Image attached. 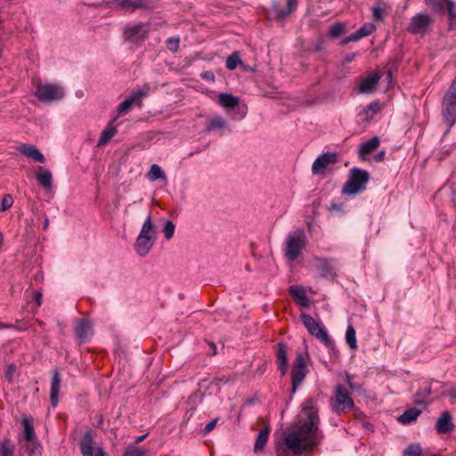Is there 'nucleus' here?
Returning a JSON list of instances; mask_svg holds the SVG:
<instances>
[{"label":"nucleus","mask_w":456,"mask_h":456,"mask_svg":"<svg viewBox=\"0 0 456 456\" xmlns=\"http://www.w3.org/2000/svg\"><path fill=\"white\" fill-rule=\"evenodd\" d=\"M355 57V53H347L345 57H344V62H351Z\"/></svg>","instance_id":"0e129e2a"},{"label":"nucleus","mask_w":456,"mask_h":456,"mask_svg":"<svg viewBox=\"0 0 456 456\" xmlns=\"http://www.w3.org/2000/svg\"><path fill=\"white\" fill-rule=\"evenodd\" d=\"M117 134V128L111 124H109L101 133L98 145L106 144L115 134Z\"/></svg>","instance_id":"f704fd0d"},{"label":"nucleus","mask_w":456,"mask_h":456,"mask_svg":"<svg viewBox=\"0 0 456 456\" xmlns=\"http://www.w3.org/2000/svg\"><path fill=\"white\" fill-rule=\"evenodd\" d=\"M370 174L367 170L360 167H353L349 171V176L342 188V194L355 195L363 192L370 181Z\"/></svg>","instance_id":"7ed1b4c3"},{"label":"nucleus","mask_w":456,"mask_h":456,"mask_svg":"<svg viewBox=\"0 0 456 456\" xmlns=\"http://www.w3.org/2000/svg\"><path fill=\"white\" fill-rule=\"evenodd\" d=\"M302 410L306 414L305 421H310L312 424L318 427L319 425V408L313 398H307L302 403Z\"/></svg>","instance_id":"6ab92c4d"},{"label":"nucleus","mask_w":456,"mask_h":456,"mask_svg":"<svg viewBox=\"0 0 456 456\" xmlns=\"http://www.w3.org/2000/svg\"><path fill=\"white\" fill-rule=\"evenodd\" d=\"M201 77L207 81H215V75L212 71H204L201 73Z\"/></svg>","instance_id":"bf43d9fd"},{"label":"nucleus","mask_w":456,"mask_h":456,"mask_svg":"<svg viewBox=\"0 0 456 456\" xmlns=\"http://www.w3.org/2000/svg\"><path fill=\"white\" fill-rule=\"evenodd\" d=\"M150 86L144 85L142 88H138L131 92V94L126 98V100H130V104L133 106L134 104L141 105L142 100L144 96L149 94Z\"/></svg>","instance_id":"a878e982"},{"label":"nucleus","mask_w":456,"mask_h":456,"mask_svg":"<svg viewBox=\"0 0 456 456\" xmlns=\"http://www.w3.org/2000/svg\"><path fill=\"white\" fill-rule=\"evenodd\" d=\"M442 115L444 122L451 129L456 123V77L443 98Z\"/></svg>","instance_id":"423d86ee"},{"label":"nucleus","mask_w":456,"mask_h":456,"mask_svg":"<svg viewBox=\"0 0 456 456\" xmlns=\"http://www.w3.org/2000/svg\"><path fill=\"white\" fill-rule=\"evenodd\" d=\"M379 110V102L378 101L371 102L370 104L365 106L362 110L359 113V116H365V119L369 120L375 116Z\"/></svg>","instance_id":"e433bc0d"},{"label":"nucleus","mask_w":456,"mask_h":456,"mask_svg":"<svg viewBox=\"0 0 456 456\" xmlns=\"http://www.w3.org/2000/svg\"><path fill=\"white\" fill-rule=\"evenodd\" d=\"M22 448L24 449L25 456L42 455L43 448L37 439L25 440Z\"/></svg>","instance_id":"393cba45"},{"label":"nucleus","mask_w":456,"mask_h":456,"mask_svg":"<svg viewBox=\"0 0 456 456\" xmlns=\"http://www.w3.org/2000/svg\"><path fill=\"white\" fill-rule=\"evenodd\" d=\"M148 178L151 181H157L159 179H166V175L159 165L153 164L148 173Z\"/></svg>","instance_id":"ea45409f"},{"label":"nucleus","mask_w":456,"mask_h":456,"mask_svg":"<svg viewBox=\"0 0 456 456\" xmlns=\"http://www.w3.org/2000/svg\"><path fill=\"white\" fill-rule=\"evenodd\" d=\"M108 5L118 11L130 12L152 7L151 0H110Z\"/></svg>","instance_id":"f8f14e48"},{"label":"nucleus","mask_w":456,"mask_h":456,"mask_svg":"<svg viewBox=\"0 0 456 456\" xmlns=\"http://www.w3.org/2000/svg\"><path fill=\"white\" fill-rule=\"evenodd\" d=\"M307 375V368L305 357L298 354L291 369V393L295 394Z\"/></svg>","instance_id":"9b49d317"},{"label":"nucleus","mask_w":456,"mask_h":456,"mask_svg":"<svg viewBox=\"0 0 456 456\" xmlns=\"http://www.w3.org/2000/svg\"><path fill=\"white\" fill-rule=\"evenodd\" d=\"M306 245V235L303 228L288 234L285 240L284 256L289 262L296 261Z\"/></svg>","instance_id":"20e7f679"},{"label":"nucleus","mask_w":456,"mask_h":456,"mask_svg":"<svg viewBox=\"0 0 456 456\" xmlns=\"http://www.w3.org/2000/svg\"><path fill=\"white\" fill-rule=\"evenodd\" d=\"M420 414V410L412 407L404 411L403 413L398 417V421L403 425H408L415 421Z\"/></svg>","instance_id":"c756f323"},{"label":"nucleus","mask_w":456,"mask_h":456,"mask_svg":"<svg viewBox=\"0 0 456 456\" xmlns=\"http://www.w3.org/2000/svg\"><path fill=\"white\" fill-rule=\"evenodd\" d=\"M361 38L362 37H360L358 31L356 30L355 32L352 33L350 36L344 37L341 40V45H344L350 42H356V41L360 40Z\"/></svg>","instance_id":"3c124183"},{"label":"nucleus","mask_w":456,"mask_h":456,"mask_svg":"<svg viewBox=\"0 0 456 456\" xmlns=\"http://www.w3.org/2000/svg\"><path fill=\"white\" fill-rule=\"evenodd\" d=\"M179 37H169L166 41L167 48L173 53H175L179 49Z\"/></svg>","instance_id":"de8ad7c7"},{"label":"nucleus","mask_w":456,"mask_h":456,"mask_svg":"<svg viewBox=\"0 0 456 456\" xmlns=\"http://www.w3.org/2000/svg\"><path fill=\"white\" fill-rule=\"evenodd\" d=\"M297 0H287V6L281 8L277 3L273 4V9L278 18H285L289 15L297 6Z\"/></svg>","instance_id":"c85d7f7f"},{"label":"nucleus","mask_w":456,"mask_h":456,"mask_svg":"<svg viewBox=\"0 0 456 456\" xmlns=\"http://www.w3.org/2000/svg\"><path fill=\"white\" fill-rule=\"evenodd\" d=\"M155 240L156 230L151 216H148L134 243V249L137 255L142 257L146 256L153 247Z\"/></svg>","instance_id":"f03ea898"},{"label":"nucleus","mask_w":456,"mask_h":456,"mask_svg":"<svg viewBox=\"0 0 456 456\" xmlns=\"http://www.w3.org/2000/svg\"><path fill=\"white\" fill-rule=\"evenodd\" d=\"M385 155H386V151L384 150L380 151L379 152H378L377 154L374 155L373 159L376 162H381V161H383Z\"/></svg>","instance_id":"052dcab7"},{"label":"nucleus","mask_w":456,"mask_h":456,"mask_svg":"<svg viewBox=\"0 0 456 456\" xmlns=\"http://www.w3.org/2000/svg\"><path fill=\"white\" fill-rule=\"evenodd\" d=\"M132 105L130 104V100L125 99L117 108V111L118 114H122L124 111L128 110Z\"/></svg>","instance_id":"5fc2aeb1"},{"label":"nucleus","mask_w":456,"mask_h":456,"mask_svg":"<svg viewBox=\"0 0 456 456\" xmlns=\"http://www.w3.org/2000/svg\"><path fill=\"white\" fill-rule=\"evenodd\" d=\"M442 396H449L456 403V386L452 387L450 389L446 391H442L440 393Z\"/></svg>","instance_id":"6e6d98bb"},{"label":"nucleus","mask_w":456,"mask_h":456,"mask_svg":"<svg viewBox=\"0 0 456 456\" xmlns=\"http://www.w3.org/2000/svg\"><path fill=\"white\" fill-rule=\"evenodd\" d=\"M18 151L22 155L31 158L35 161L39 163L45 162V156L34 145L24 143L19 146Z\"/></svg>","instance_id":"4be33fe9"},{"label":"nucleus","mask_w":456,"mask_h":456,"mask_svg":"<svg viewBox=\"0 0 456 456\" xmlns=\"http://www.w3.org/2000/svg\"><path fill=\"white\" fill-rule=\"evenodd\" d=\"M301 320L307 331L320 340L330 351H337L335 342L330 338V336L324 327H322L313 316L308 314H302Z\"/></svg>","instance_id":"39448f33"},{"label":"nucleus","mask_w":456,"mask_h":456,"mask_svg":"<svg viewBox=\"0 0 456 456\" xmlns=\"http://www.w3.org/2000/svg\"><path fill=\"white\" fill-rule=\"evenodd\" d=\"M372 15H373V19L375 20H382L384 19V16H385V12L379 6L373 7V9H372Z\"/></svg>","instance_id":"864d4df0"},{"label":"nucleus","mask_w":456,"mask_h":456,"mask_svg":"<svg viewBox=\"0 0 456 456\" xmlns=\"http://www.w3.org/2000/svg\"><path fill=\"white\" fill-rule=\"evenodd\" d=\"M61 387V375L59 370L55 368L52 371L50 402L53 408H56L59 403V392Z\"/></svg>","instance_id":"aec40b11"},{"label":"nucleus","mask_w":456,"mask_h":456,"mask_svg":"<svg viewBox=\"0 0 456 456\" xmlns=\"http://www.w3.org/2000/svg\"><path fill=\"white\" fill-rule=\"evenodd\" d=\"M239 64L243 65L240 57V53L238 52H233L227 57L225 67L228 70H233Z\"/></svg>","instance_id":"a19ab883"},{"label":"nucleus","mask_w":456,"mask_h":456,"mask_svg":"<svg viewBox=\"0 0 456 456\" xmlns=\"http://www.w3.org/2000/svg\"><path fill=\"white\" fill-rule=\"evenodd\" d=\"M42 297H43V294L41 291H37L35 293V300L38 306L41 305V304H42Z\"/></svg>","instance_id":"e2e57ef3"},{"label":"nucleus","mask_w":456,"mask_h":456,"mask_svg":"<svg viewBox=\"0 0 456 456\" xmlns=\"http://www.w3.org/2000/svg\"><path fill=\"white\" fill-rule=\"evenodd\" d=\"M380 143V139L379 136H374L363 143L361 144L359 149V154L363 156L370 153L373 150L379 147Z\"/></svg>","instance_id":"2f4dec72"},{"label":"nucleus","mask_w":456,"mask_h":456,"mask_svg":"<svg viewBox=\"0 0 456 456\" xmlns=\"http://www.w3.org/2000/svg\"><path fill=\"white\" fill-rule=\"evenodd\" d=\"M338 160L337 152H324L315 159L312 165L314 175L323 174L330 165H334Z\"/></svg>","instance_id":"2eb2a0df"},{"label":"nucleus","mask_w":456,"mask_h":456,"mask_svg":"<svg viewBox=\"0 0 456 456\" xmlns=\"http://www.w3.org/2000/svg\"><path fill=\"white\" fill-rule=\"evenodd\" d=\"M16 371V365L15 364H10L7 366L5 371H4V379L8 383H12L13 380V375Z\"/></svg>","instance_id":"8fccbe9b"},{"label":"nucleus","mask_w":456,"mask_h":456,"mask_svg":"<svg viewBox=\"0 0 456 456\" xmlns=\"http://www.w3.org/2000/svg\"><path fill=\"white\" fill-rule=\"evenodd\" d=\"M434 20L428 12H419L414 15L407 27V31L411 35H424L432 27Z\"/></svg>","instance_id":"1a4fd4ad"},{"label":"nucleus","mask_w":456,"mask_h":456,"mask_svg":"<svg viewBox=\"0 0 456 456\" xmlns=\"http://www.w3.org/2000/svg\"><path fill=\"white\" fill-rule=\"evenodd\" d=\"M376 29V27L373 23H365L360 28L357 29L360 37L362 38L364 37L370 36Z\"/></svg>","instance_id":"a18cd8bd"},{"label":"nucleus","mask_w":456,"mask_h":456,"mask_svg":"<svg viewBox=\"0 0 456 456\" xmlns=\"http://www.w3.org/2000/svg\"><path fill=\"white\" fill-rule=\"evenodd\" d=\"M346 32V25L343 22H335L329 28L328 36L337 38Z\"/></svg>","instance_id":"58836bf2"},{"label":"nucleus","mask_w":456,"mask_h":456,"mask_svg":"<svg viewBox=\"0 0 456 456\" xmlns=\"http://www.w3.org/2000/svg\"><path fill=\"white\" fill-rule=\"evenodd\" d=\"M422 448L419 444H410L403 452V456H421Z\"/></svg>","instance_id":"37998d69"},{"label":"nucleus","mask_w":456,"mask_h":456,"mask_svg":"<svg viewBox=\"0 0 456 456\" xmlns=\"http://www.w3.org/2000/svg\"><path fill=\"white\" fill-rule=\"evenodd\" d=\"M452 415L448 411H443L436 421V431L438 434H445L453 428Z\"/></svg>","instance_id":"5701e85b"},{"label":"nucleus","mask_w":456,"mask_h":456,"mask_svg":"<svg viewBox=\"0 0 456 456\" xmlns=\"http://www.w3.org/2000/svg\"><path fill=\"white\" fill-rule=\"evenodd\" d=\"M439 385L440 388H443L446 386L445 383H442L439 381H433V380H426L424 381L416 393L413 395V403L416 405H427L429 403L428 396L431 395L433 393H438L439 389L435 388L432 389L433 384Z\"/></svg>","instance_id":"4468645a"},{"label":"nucleus","mask_w":456,"mask_h":456,"mask_svg":"<svg viewBox=\"0 0 456 456\" xmlns=\"http://www.w3.org/2000/svg\"><path fill=\"white\" fill-rule=\"evenodd\" d=\"M175 229V226L172 221L167 220L165 222L164 227H163V232H164L165 238L167 240H170L174 236Z\"/></svg>","instance_id":"49530a36"},{"label":"nucleus","mask_w":456,"mask_h":456,"mask_svg":"<svg viewBox=\"0 0 456 456\" xmlns=\"http://www.w3.org/2000/svg\"><path fill=\"white\" fill-rule=\"evenodd\" d=\"M76 336L80 343L87 342L94 335L93 325L86 318L79 319L76 325Z\"/></svg>","instance_id":"dca6fc26"},{"label":"nucleus","mask_w":456,"mask_h":456,"mask_svg":"<svg viewBox=\"0 0 456 456\" xmlns=\"http://www.w3.org/2000/svg\"><path fill=\"white\" fill-rule=\"evenodd\" d=\"M268 438H269V429L267 428H263L262 430H260V432L258 433V435L256 436L255 445H254L255 452H262L265 449V447L267 444Z\"/></svg>","instance_id":"473e14b6"},{"label":"nucleus","mask_w":456,"mask_h":456,"mask_svg":"<svg viewBox=\"0 0 456 456\" xmlns=\"http://www.w3.org/2000/svg\"><path fill=\"white\" fill-rule=\"evenodd\" d=\"M318 427L310 421H304L298 430L292 431L285 436L286 446L297 455L304 452H311L315 445L314 435Z\"/></svg>","instance_id":"f257e3e1"},{"label":"nucleus","mask_w":456,"mask_h":456,"mask_svg":"<svg viewBox=\"0 0 456 456\" xmlns=\"http://www.w3.org/2000/svg\"><path fill=\"white\" fill-rule=\"evenodd\" d=\"M216 422H217V419H215L211 420L210 422H208L202 429V433L204 435L210 433L215 428Z\"/></svg>","instance_id":"4d7b16f0"},{"label":"nucleus","mask_w":456,"mask_h":456,"mask_svg":"<svg viewBox=\"0 0 456 456\" xmlns=\"http://www.w3.org/2000/svg\"><path fill=\"white\" fill-rule=\"evenodd\" d=\"M276 361L278 370L281 371V376H284L288 370V359H287V346L283 342L277 345Z\"/></svg>","instance_id":"412c9836"},{"label":"nucleus","mask_w":456,"mask_h":456,"mask_svg":"<svg viewBox=\"0 0 456 456\" xmlns=\"http://www.w3.org/2000/svg\"><path fill=\"white\" fill-rule=\"evenodd\" d=\"M123 456H146V452L140 448L134 447L131 450L126 451Z\"/></svg>","instance_id":"603ef678"},{"label":"nucleus","mask_w":456,"mask_h":456,"mask_svg":"<svg viewBox=\"0 0 456 456\" xmlns=\"http://www.w3.org/2000/svg\"><path fill=\"white\" fill-rule=\"evenodd\" d=\"M380 79L379 71L373 72L371 75L366 77L359 85L361 93L368 94L373 91Z\"/></svg>","instance_id":"b1692460"},{"label":"nucleus","mask_w":456,"mask_h":456,"mask_svg":"<svg viewBox=\"0 0 456 456\" xmlns=\"http://www.w3.org/2000/svg\"><path fill=\"white\" fill-rule=\"evenodd\" d=\"M329 210L343 213V204L338 203V202H332L330 204V206L329 207Z\"/></svg>","instance_id":"13d9d810"},{"label":"nucleus","mask_w":456,"mask_h":456,"mask_svg":"<svg viewBox=\"0 0 456 456\" xmlns=\"http://www.w3.org/2000/svg\"><path fill=\"white\" fill-rule=\"evenodd\" d=\"M37 180L45 189L49 190L53 186V175L52 173L44 169L42 167H38V173L37 174Z\"/></svg>","instance_id":"bb28decb"},{"label":"nucleus","mask_w":456,"mask_h":456,"mask_svg":"<svg viewBox=\"0 0 456 456\" xmlns=\"http://www.w3.org/2000/svg\"><path fill=\"white\" fill-rule=\"evenodd\" d=\"M14 449V444L9 437H4L0 442L1 456H13Z\"/></svg>","instance_id":"c9c22d12"},{"label":"nucleus","mask_w":456,"mask_h":456,"mask_svg":"<svg viewBox=\"0 0 456 456\" xmlns=\"http://www.w3.org/2000/svg\"><path fill=\"white\" fill-rule=\"evenodd\" d=\"M35 95L40 102L50 103L61 100L65 95V91L56 84H40L37 87Z\"/></svg>","instance_id":"0eeeda50"},{"label":"nucleus","mask_w":456,"mask_h":456,"mask_svg":"<svg viewBox=\"0 0 456 456\" xmlns=\"http://www.w3.org/2000/svg\"><path fill=\"white\" fill-rule=\"evenodd\" d=\"M277 456H289V454L286 452L285 449H278Z\"/></svg>","instance_id":"338daca9"},{"label":"nucleus","mask_w":456,"mask_h":456,"mask_svg":"<svg viewBox=\"0 0 456 456\" xmlns=\"http://www.w3.org/2000/svg\"><path fill=\"white\" fill-rule=\"evenodd\" d=\"M147 436H148V434L146 433V434L136 436L134 439V444H137L142 443Z\"/></svg>","instance_id":"69168bd1"},{"label":"nucleus","mask_w":456,"mask_h":456,"mask_svg":"<svg viewBox=\"0 0 456 456\" xmlns=\"http://www.w3.org/2000/svg\"><path fill=\"white\" fill-rule=\"evenodd\" d=\"M219 102L223 107L226 109H234L237 107L239 109V111L241 113V118L246 116L247 106L244 105L242 107H240L239 97L234 96L229 93H222L219 94Z\"/></svg>","instance_id":"f3484780"},{"label":"nucleus","mask_w":456,"mask_h":456,"mask_svg":"<svg viewBox=\"0 0 456 456\" xmlns=\"http://www.w3.org/2000/svg\"><path fill=\"white\" fill-rule=\"evenodd\" d=\"M22 426L24 440L37 439L32 419L24 418L22 419Z\"/></svg>","instance_id":"72a5a7b5"},{"label":"nucleus","mask_w":456,"mask_h":456,"mask_svg":"<svg viewBox=\"0 0 456 456\" xmlns=\"http://www.w3.org/2000/svg\"><path fill=\"white\" fill-rule=\"evenodd\" d=\"M450 0H425L428 6L439 12H444Z\"/></svg>","instance_id":"c03bdc74"},{"label":"nucleus","mask_w":456,"mask_h":456,"mask_svg":"<svg viewBox=\"0 0 456 456\" xmlns=\"http://www.w3.org/2000/svg\"><path fill=\"white\" fill-rule=\"evenodd\" d=\"M444 12H447L449 19V29L453 30L456 28V5L455 4L450 0V2L445 6Z\"/></svg>","instance_id":"4c0bfd02"},{"label":"nucleus","mask_w":456,"mask_h":456,"mask_svg":"<svg viewBox=\"0 0 456 456\" xmlns=\"http://www.w3.org/2000/svg\"><path fill=\"white\" fill-rule=\"evenodd\" d=\"M325 49V42L323 40H320L319 42L316 43L315 46H314V50L316 52H321V51H323Z\"/></svg>","instance_id":"680f3d73"},{"label":"nucleus","mask_w":456,"mask_h":456,"mask_svg":"<svg viewBox=\"0 0 456 456\" xmlns=\"http://www.w3.org/2000/svg\"><path fill=\"white\" fill-rule=\"evenodd\" d=\"M225 127H227V121L221 116H216L207 122L205 132L219 131Z\"/></svg>","instance_id":"cd10ccee"},{"label":"nucleus","mask_w":456,"mask_h":456,"mask_svg":"<svg viewBox=\"0 0 456 456\" xmlns=\"http://www.w3.org/2000/svg\"><path fill=\"white\" fill-rule=\"evenodd\" d=\"M316 269L320 277L323 279L333 278L335 276L334 260L329 258H316Z\"/></svg>","instance_id":"a211bd4d"},{"label":"nucleus","mask_w":456,"mask_h":456,"mask_svg":"<svg viewBox=\"0 0 456 456\" xmlns=\"http://www.w3.org/2000/svg\"><path fill=\"white\" fill-rule=\"evenodd\" d=\"M211 348H212V355H215L216 354V345L212 342L209 343Z\"/></svg>","instance_id":"774afa93"},{"label":"nucleus","mask_w":456,"mask_h":456,"mask_svg":"<svg viewBox=\"0 0 456 456\" xmlns=\"http://www.w3.org/2000/svg\"><path fill=\"white\" fill-rule=\"evenodd\" d=\"M94 431L90 428L85 432L79 441V448L82 456H106V452L101 446H95L94 439Z\"/></svg>","instance_id":"9d476101"},{"label":"nucleus","mask_w":456,"mask_h":456,"mask_svg":"<svg viewBox=\"0 0 456 456\" xmlns=\"http://www.w3.org/2000/svg\"><path fill=\"white\" fill-rule=\"evenodd\" d=\"M289 294L295 297H297L299 301V304L303 306L309 305V300L306 297L305 291L303 287L298 285H292L289 289Z\"/></svg>","instance_id":"7c9ffc66"},{"label":"nucleus","mask_w":456,"mask_h":456,"mask_svg":"<svg viewBox=\"0 0 456 456\" xmlns=\"http://www.w3.org/2000/svg\"><path fill=\"white\" fill-rule=\"evenodd\" d=\"M346 340L350 348L355 349L357 347L356 331L352 325H348L346 328Z\"/></svg>","instance_id":"79ce46f5"},{"label":"nucleus","mask_w":456,"mask_h":456,"mask_svg":"<svg viewBox=\"0 0 456 456\" xmlns=\"http://www.w3.org/2000/svg\"><path fill=\"white\" fill-rule=\"evenodd\" d=\"M149 33L150 29L148 24L139 22L126 28L124 38L129 43L139 45L148 38Z\"/></svg>","instance_id":"ddd939ff"},{"label":"nucleus","mask_w":456,"mask_h":456,"mask_svg":"<svg viewBox=\"0 0 456 456\" xmlns=\"http://www.w3.org/2000/svg\"><path fill=\"white\" fill-rule=\"evenodd\" d=\"M334 393L335 399H331V408L335 412H346L354 408V400L342 384H338L335 387Z\"/></svg>","instance_id":"6e6552de"},{"label":"nucleus","mask_w":456,"mask_h":456,"mask_svg":"<svg viewBox=\"0 0 456 456\" xmlns=\"http://www.w3.org/2000/svg\"><path fill=\"white\" fill-rule=\"evenodd\" d=\"M12 204H13V199H12V195L5 194L2 199L0 210L6 211L12 206Z\"/></svg>","instance_id":"09e8293b"}]
</instances>
